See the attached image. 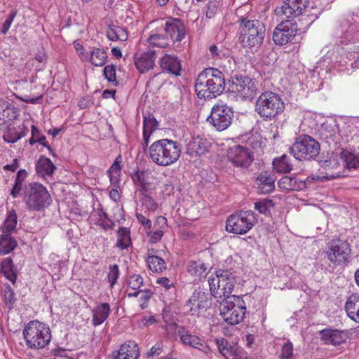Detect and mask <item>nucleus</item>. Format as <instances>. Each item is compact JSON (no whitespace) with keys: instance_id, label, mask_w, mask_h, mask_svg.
<instances>
[{"instance_id":"nucleus-1","label":"nucleus","mask_w":359,"mask_h":359,"mask_svg":"<svg viewBox=\"0 0 359 359\" xmlns=\"http://www.w3.org/2000/svg\"><path fill=\"white\" fill-rule=\"evenodd\" d=\"M225 88L224 74L216 68H207L198 75L195 90L199 98L210 100L221 95Z\"/></svg>"},{"instance_id":"nucleus-2","label":"nucleus","mask_w":359,"mask_h":359,"mask_svg":"<svg viewBox=\"0 0 359 359\" xmlns=\"http://www.w3.org/2000/svg\"><path fill=\"white\" fill-rule=\"evenodd\" d=\"M23 336L27 346L31 349L46 347L52 337L49 325L38 320L30 321L25 327Z\"/></svg>"},{"instance_id":"nucleus-3","label":"nucleus","mask_w":359,"mask_h":359,"mask_svg":"<svg viewBox=\"0 0 359 359\" xmlns=\"http://www.w3.org/2000/svg\"><path fill=\"white\" fill-rule=\"evenodd\" d=\"M285 109V103L280 96L267 91L262 93L256 101L255 110L265 121H271Z\"/></svg>"},{"instance_id":"nucleus-4","label":"nucleus","mask_w":359,"mask_h":359,"mask_svg":"<svg viewBox=\"0 0 359 359\" xmlns=\"http://www.w3.org/2000/svg\"><path fill=\"white\" fill-rule=\"evenodd\" d=\"M208 283L211 294L219 302L231 296L236 279L231 272L219 269L216 271L215 276L209 277Z\"/></svg>"},{"instance_id":"nucleus-5","label":"nucleus","mask_w":359,"mask_h":359,"mask_svg":"<svg viewBox=\"0 0 359 359\" xmlns=\"http://www.w3.org/2000/svg\"><path fill=\"white\" fill-rule=\"evenodd\" d=\"M220 315L229 325L241 322L246 313V305L241 297L232 295L223 299L219 305Z\"/></svg>"},{"instance_id":"nucleus-6","label":"nucleus","mask_w":359,"mask_h":359,"mask_svg":"<svg viewBox=\"0 0 359 359\" xmlns=\"http://www.w3.org/2000/svg\"><path fill=\"white\" fill-rule=\"evenodd\" d=\"M24 201L29 209L40 210L50 205L51 198L45 187L37 182H32L26 187Z\"/></svg>"},{"instance_id":"nucleus-7","label":"nucleus","mask_w":359,"mask_h":359,"mask_svg":"<svg viewBox=\"0 0 359 359\" xmlns=\"http://www.w3.org/2000/svg\"><path fill=\"white\" fill-rule=\"evenodd\" d=\"M230 88L242 100H252L259 93L257 82L251 77L236 73L231 77Z\"/></svg>"},{"instance_id":"nucleus-8","label":"nucleus","mask_w":359,"mask_h":359,"mask_svg":"<svg viewBox=\"0 0 359 359\" xmlns=\"http://www.w3.org/2000/svg\"><path fill=\"white\" fill-rule=\"evenodd\" d=\"M320 144L312 137L300 136L290 147V153L299 161H311L319 154Z\"/></svg>"},{"instance_id":"nucleus-9","label":"nucleus","mask_w":359,"mask_h":359,"mask_svg":"<svg viewBox=\"0 0 359 359\" xmlns=\"http://www.w3.org/2000/svg\"><path fill=\"white\" fill-rule=\"evenodd\" d=\"M257 219L251 210H241L230 215L226 224V230L234 234H245L255 225Z\"/></svg>"},{"instance_id":"nucleus-10","label":"nucleus","mask_w":359,"mask_h":359,"mask_svg":"<svg viewBox=\"0 0 359 359\" xmlns=\"http://www.w3.org/2000/svg\"><path fill=\"white\" fill-rule=\"evenodd\" d=\"M242 42L244 46L255 53L258 50L263 43L265 35L264 24H243L241 27Z\"/></svg>"},{"instance_id":"nucleus-11","label":"nucleus","mask_w":359,"mask_h":359,"mask_svg":"<svg viewBox=\"0 0 359 359\" xmlns=\"http://www.w3.org/2000/svg\"><path fill=\"white\" fill-rule=\"evenodd\" d=\"M233 118V111L225 104H217L212 107L207 121L217 130L223 131L228 128Z\"/></svg>"},{"instance_id":"nucleus-12","label":"nucleus","mask_w":359,"mask_h":359,"mask_svg":"<svg viewBox=\"0 0 359 359\" xmlns=\"http://www.w3.org/2000/svg\"><path fill=\"white\" fill-rule=\"evenodd\" d=\"M148 50L142 53H137L134 55V63L137 69L144 73L154 67L156 58V46L157 44V35L152 34L148 39Z\"/></svg>"},{"instance_id":"nucleus-13","label":"nucleus","mask_w":359,"mask_h":359,"mask_svg":"<svg viewBox=\"0 0 359 359\" xmlns=\"http://www.w3.org/2000/svg\"><path fill=\"white\" fill-rule=\"evenodd\" d=\"M351 252L347 241L333 240L328 244L326 255L328 260L335 266H340L348 261Z\"/></svg>"},{"instance_id":"nucleus-14","label":"nucleus","mask_w":359,"mask_h":359,"mask_svg":"<svg viewBox=\"0 0 359 359\" xmlns=\"http://www.w3.org/2000/svg\"><path fill=\"white\" fill-rule=\"evenodd\" d=\"M228 160L236 167L248 168L254 161L252 151L244 146L233 145L227 150Z\"/></svg>"},{"instance_id":"nucleus-15","label":"nucleus","mask_w":359,"mask_h":359,"mask_svg":"<svg viewBox=\"0 0 359 359\" xmlns=\"http://www.w3.org/2000/svg\"><path fill=\"white\" fill-rule=\"evenodd\" d=\"M212 304L211 297L208 292L196 290L186 304L191 315H199L204 313Z\"/></svg>"},{"instance_id":"nucleus-16","label":"nucleus","mask_w":359,"mask_h":359,"mask_svg":"<svg viewBox=\"0 0 359 359\" xmlns=\"http://www.w3.org/2000/svg\"><path fill=\"white\" fill-rule=\"evenodd\" d=\"M158 147L162 150L161 159L158 158V165H168L179 158L180 149L175 142L168 139L160 140Z\"/></svg>"},{"instance_id":"nucleus-17","label":"nucleus","mask_w":359,"mask_h":359,"mask_svg":"<svg viewBox=\"0 0 359 359\" xmlns=\"http://www.w3.org/2000/svg\"><path fill=\"white\" fill-rule=\"evenodd\" d=\"M161 67L162 71L158 72V79L164 81V76L166 74L173 76H180L182 65L177 57L170 54H165L161 58Z\"/></svg>"},{"instance_id":"nucleus-18","label":"nucleus","mask_w":359,"mask_h":359,"mask_svg":"<svg viewBox=\"0 0 359 359\" xmlns=\"http://www.w3.org/2000/svg\"><path fill=\"white\" fill-rule=\"evenodd\" d=\"M297 24H278L273 34V40L277 45H283L292 41L297 32Z\"/></svg>"},{"instance_id":"nucleus-19","label":"nucleus","mask_w":359,"mask_h":359,"mask_svg":"<svg viewBox=\"0 0 359 359\" xmlns=\"http://www.w3.org/2000/svg\"><path fill=\"white\" fill-rule=\"evenodd\" d=\"M179 336L184 345L197 348L206 355L210 353L211 349L210 347L198 337L191 334L189 332L185 330L179 331Z\"/></svg>"},{"instance_id":"nucleus-20","label":"nucleus","mask_w":359,"mask_h":359,"mask_svg":"<svg viewBox=\"0 0 359 359\" xmlns=\"http://www.w3.org/2000/svg\"><path fill=\"white\" fill-rule=\"evenodd\" d=\"M309 4V0H287L282 7L283 14L290 18L299 16L306 10Z\"/></svg>"},{"instance_id":"nucleus-21","label":"nucleus","mask_w":359,"mask_h":359,"mask_svg":"<svg viewBox=\"0 0 359 359\" xmlns=\"http://www.w3.org/2000/svg\"><path fill=\"white\" fill-rule=\"evenodd\" d=\"M322 340L327 344L337 346L346 339V335L344 331L332 329H325L320 332Z\"/></svg>"},{"instance_id":"nucleus-22","label":"nucleus","mask_w":359,"mask_h":359,"mask_svg":"<svg viewBox=\"0 0 359 359\" xmlns=\"http://www.w3.org/2000/svg\"><path fill=\"white\" fill-rule=\"evenodd\" d=\"M140 350L137 343L128 341L121 345L114 359H138Z\"/></svg>"},{"instance_id":"nucleus-23","label":"nucleus","mask_w":359,"mask_h":359,"mask_svg":"<svg viewBox=\"0 0 359 359\" xmlns=\"http://www.w3.org/2000/svg\"><path fill=\"white\" fill-rule=\"evenodd\" d=\"M276 177L274 174L264 172L256 179L259 191L262 194H269L275 188Z\"/></svg>"},{"instance_id":"nucleus-24","label":"nucleus","mask_w":359,"mask_h":359,"mask_svg":"<svg viewBox=\"0 0 359 359\" xmlns=\"http://www.w3.org/2000/svg\"><path fill=\"white\" fill-rule=\"evenodd\" d=\"M110 311L111 308L108 303H101L97 304L92 311V324L94 326H98L102 324L108 318Z\"/></svg>"},{"instance_id":"nucleus-25","label":"nucleus","mask_w":359,"mask_h":359,"mask_svg":"<svg viewBox=\"0 0 359 359\" xmlns=\"http://www.w3.org/2000/svg\"><path fill=\"white\" fill-rule=\"evenodd\" d=\"M345 309L348 316L353 320L359 323V294L353 293L348 297L345 304Z\"/></svg>"},{"instance_id":"nucleus-26","label":"nucleus","mask_w":359,"mask_h":359,"mask_svg":"<svg viewBox=\"0 0 359 359\" xmlns=\"http://www.w3.org/2000/svg\"><path fill=\"white\" fill-rule=\"evenodd\" d=\"M17 116V109L8 101L0 100V126Z\"/></svg>"},{"instance_id":"nucleus-27","label":"nucleus","mask_w":359,"mask_h":359,"mask_svg":"<svg viewBox=\"0 0 359 359\" xmlns=\"http://www.w3.org/2000/svg\"><path fill=\"white\" fill-rule=\"evenodd\" d=\"M28 133V128L25 125L18 127L9 126L4 134V140L9 143L16 142L18 140L25 137Z\"/></svg>"},{"instance_id":"nucleus-28","label":"nucleus","mask_w":359,"mask_h":359,"mask_svg":"<svg viewBox=\"0 0 359 359\" xmlns=\"http://www.w3.org/2000/svg\"><path fill=\"white\" fill-rule=\"evenodd\" d=\"M156 241V232H154L149 238V243H150L151 247H148L147 256L146 257V262L148 269L153 273L157 272V250L152 246V245L155 244Z\"/></svg>"},{"instance_id":"nucleus-29","label":"nucleus","mask_w":359,"mask_h":359,"mask_svg":"<svg viewBox=\"0 0 359 359\" xmlns=\"http://www.w3.org/2000/svg\"><path fill=\"white\" fill-rule=\"evenodd\" d=\"M56 167L47 157L41 156L36 164V170L39 175L42 177L51 176Z\"/></svg>"},{"instance_id":"nucleus-30","label":"nucleus","mask_w":359,"mask_h":359,"mask_svg":"<svg viewBox=\"0 0 359 359\" xmlns=\"http://www.w3.org/2000/svg\"><path fill=\"white\" fill-rule=\"evenodd\" d=\"M278 184L280 189L290 191L302 190L306 187L304 181H298L297 178L290 176L283 177Z\"/></svg>"},{"instance_id":"nucleus-31","label":"nucleus","mask_w":359,"mask_h":359,"mask_svg":"<svg viewBox=\"0 0 359 359\" xmlns=\"http://www.w3.org/2000/svg\"><path fill=\"white\" fill-rule=\"evenodd\" d=\"M15 238L8 234L0 235V256L8 255L17 247Z\"/></svg>"},{"instance_id":"nucleus-32","label":"nucleus","mask_w":359,"mask_h":359,"mask_svg":"<svg viewBox=\"0 0 359 359\" xmlns=\"http://www.w3.org/2000/svg\"><path fill=\"white\" fill-rule=\"evenodd\" d=\"M121 162L122 157L121 155H118L107 171L110 183L114 187H117L120 183Z\"/></svg>"},{"instance_id":"nucleus-33","label":"nucleus","mask_w":359,"mask_h":359,"mask_svg":"<svg viewBox=\"0 0 359 359\" xmlns=\"http://www.w3.org/2000/svg\"><path fill=\"white\" fill-rule=\"evenodd\" d=\"M143 284V278L137 274H133L130 276L128 280V296L137 297L139 294H141L142 290H140V287Z\"/></svg>"},{"instance_id":"nucleus-34","label":"nucleus","mask_w":359,"mask_h":359,"mask_svg":"<svg viewBox=\"0 0 359 359\" xmlns=\"http://www.w3.org/2000/svg\"><path fill=\"white\" fill-rule=\"evenodd\" d=\"M18 222V217L14 210H10L1 227V234H8L14 232Z\"/></svg>"},{"instance_id":"nucleus-35","label":"nucleus","mask_w":359,"mask_h":359,"mask_svg":"<svg viewBox=\"0 0 359 359\" xmlns=\"http://www.w3.org/2000/svg\"><path fill=\"white\" fill-rule=\"evenodd\" d=\"M184 24H165V30L173 41H180L184 37Z\"/></svg>"},{"instance_id":"nucleus-36","label":"nucleus","mask_w":359,"mask_h":359,"mask_svg":"<svg viewBox=\"0 0 359 359\" xmlns=\"http://www.w3.org/2000/svg\"><path fill=\"white\" fill-rule=\"evenodd\" d=\"M340 159L346 169L351 170L359 168V158L352 152L347 150L341 151Z\"/></svg>"},{"instance_id":"nucleus-37","label":"nucleus","mask_w":359,"mask_h":359,"mask_svg":"<svg viewBox=\"0 0 359 359\" xmlns=\"http://www.w3.org/2000/svg\"><path fill=\"white\" fill-rule=\"evenodd\" d=\"M132 179L137 187L142 188L145 191L151 189V182H150V177L147 172L137 171L133 175Z\"/></svg>"},{"instance_id":"nucleus-38","label":"nucleus","mask_w":359,"mask_h":359,"mask_svg":"<svg viewBox=\"0 0 359 359\" xmlns=\"http://www.w3.org/2000/svg\"><path fill=\"white\" fill-rule=\"evenodd\" d=\"M273 168L277 172L288 173L292 170L293 165L290 162L288 157L284 154L273 159Z\"/></svg>"},{"instance_id":"nucleus-39","label":"nucleus","mask_w":359,"mask_h":359,"mask_svg":"<svg viewBox=\"0 0 359 359\" xmlns=\"http://www.w3.org/2000/svg\"><path fill=\"white\" fill-rule=\"evenodd\" d=\"M107 36L111 41H125L128 39V34L126 29L115 24H111L107 32Z\"/></svg>"},{"instance_id":"nucleus-40","label":"nucleus","mask_w":359,"mask_h":359,"mask_svg":"<svg viewBox=\"0 0 359 359\" xmlns=\"http://www.w3.org/2000/svg\"><path fill=\"white\" fill-rule=\"evenodd\" d=\"M208 267L201 261L191 262L187 266V272L195 278L205 277L207 274Z\"/></svg>"},{"instance_id":"nucleus-41","label":"nucleus","mask_w":359,"mask_h":359,"mask_svg":"<svg viewBox=\"0 0 359 359\" xmlns=\"http://www.w3.org/2000/svg\"><path fill=\"white\" fill-rule=\"evenodd\" d=\"M206 151V147L202 144L201 139L192 140L187 145V153L191 157L201 156Z\"/></svg>"},{"instance_id":"nucleus-42","label":"nucleus","mask_w":359,"mask_h":359,"mask_svg":"<svg viewBox=\"0 0 359 359\" xmlns=\"http://www.w3.org/2000/svg\"><path fill=\"white\" fill-rule=\"evenodd\" d=\"M116 246L121 250L127 249L132 243L130 231L128 228L123 227L118 229Z\"/></svg>"},{"instance_id":"nucleus-43","label":"nucleus","mask_w":359,"mask_h":359,"mask_svg":"<svg viewBox=\"0 0 359 359\" xmlns=\"http://www.w3.org/2000/svg\"><path fill=\"white\" fill-rule=\"evenodd\" d=\"M162 318L164 324L161 325L168 332L175 330L177 327L176 318L170 308H165L163 310Z\"/></svg>"},{"instance_id":"nucleus-44","label":"nucleus","mask_w":359,"mask_h":359,"mask_svg":"<svg viewBox=\"0 0 359 359\" xmlns=\"http://www.w3.org/2000/svg\"><path fill=\"white\" fill-rule=\"evenodd\" d=\"M1 271L6 278L11 282L15 283L17 276L13 270L14 266L12 259L11 257L4 259L1 263Z\"/></svg>"},{"instance_id":"nucleus-45","label":"nucleus","mask_w":359,"mask_h":359,"mask_svg":"<svg viewBox=\"0 0 359 359\" xmlns=\"http://www.w3.org/2000/svg\"><path fill=\"white\" fill-rule=\"evenodd\" d=\"M107 58V53L101 48H94L90 57V62L95 67L103 66Z\"/></svg>"},{"instance_id":"nucleus-46","label":"nucleus","mask_w":359,"mask_h":359,"mask_svg":"<svg viewBox=\"0 0 359 359\" xmlns=\"http://www.w3.org/2000/svg\"><path fill=\"white\" fill-rule=\"evenodd\" d=\"M274 205L275 203L272 200L264 198L255 203V209L260 214L267 216L271 214Z\"/></svg>"},{"instance_id":"nucleus-47","label":"nucleus","mask_w":359,"mask_h":359,"mask_svg":"<svg viewBox=\"0 0 359 359\" xmlns=\"http://www.w3.org/2000/svg\"><path fill=\"white\" fill-rule=\"evenodd\" d=\"M216 345L219 352L225 358H229L233 349L236 345L230 344L225 338L216 339Z\"/></svg>"},{"instance_id":"nucleus-48","label":"nucleus","mask_w":359,"mask_h":359,"mask_svg":"<svg viewBox=\"0 0 359 359\" xmlns=\"http://www.w3.org/2000/svg\"><path fill=\"white\" fill-rule=\"evenodd\" d=\"M156 127V121L154 119H147L144 118V128H143V138L146 145L149 143V139L151 135L155 131Z\"/></svg>"},{"instance_id":"nucleus-49","label":"nucleus","mask_w":359,"mask_h":359,"mask_svg":"<svg viewBox=\"0 0 359 359\" xmlns=\"http://www.w3.org/2000/svg\"><path fill=\"white\" fill-rule=\"evenodd\" d=\"M293 355V345L292 342L287 339L281 345V351L280 354V359H290Z\"/></svg>"},{"instance_id":"nucleus-50","label":"nucleus","mask_w":359,"mask_h":359,"mask_svg":"<svg viewBox=\"0 0 359 359\" xmlns=\"http://www.w3.org/2000/svg\"><path fill=\"white\" fill-rule=\"evenodd\" d=\"M4 303L11 309L15 302V293L10 286L6 287L4 290Z\"/></svg>"},{"instance_id":"nucleus-51","label":"nucleus","mask_w":359,"mask_h":359,"mask_svg":"<svg viewBox=\"0 0 359 359\" xmlns=\"http://www.w3.org/2000/svg\"><path fill=\"white\" fill-rule=\"evenodd\" d=\"M104 77L109 82L113 83L115 86L118 84L116 76V69L114 65H107L103 69Z\"/></svg>"},{"instance_id":"nucleus-52","label":"nucleus","mask_w":359,"mask_h":359,"mask_svg":"<svg viewBox=\"0 0 359 359\" xmlns=\"http://www.w3.org/2000/svg\"><path fill=\"white\" fill-rule=\"evenodd\" d=\"M158 285L164 288L165 292H174L175 291V283L168 278H158Z\"/></svg>"},{"instance_id":"nucleus-53","label":"nucleus","mask_w":359,"mask_h":359,"mask_svg":"<svg viewBox=\"0 0 359 359\" xmlns=\"http://www.w3.org/2000/svg\"><path fill=\"white\" fill-rule=\"evenodd\" d=\"M118 276L119 269L118 265L114 264L112 266H110L109 272L108 273V280L110 283V285L111 287H113L115 283H116Z\"/></svg>"},{"instance_id":"nucleus-54","label":"nucleus","mask_w":359,"mask_h":359,"mask_svg":"<svg viewBox=\"0 0 359 359\" xmlns=\"http://www.w3.org/2000/svg\"><path fill=\"white\" fill-rule=\"evenodd\" d=\"M229 357H232L233 359H248V354L242 348L237 346L233 349Z\"/></svg>"},{"instance_id":"nucleus-55","label":"nucleus","mask_w":359,"mask_h":359,"mask_svg":"<svg viewBox=\"0 0 359 359\" xmlns=\"http://www.w3.org/2000/svg\"><path fill=\"white\" fill-rule=\"evenodd\" d=\"M74 47L75 50H76L81 60H86L88 59V53H86L85 52L83 46L79 41H75L74 42Z\"/></svg>"},{"instance_id":"nucleus-56","label":"nucleus","mask_w":359,"mask_h":359,"mask_svg":"<svg viewBox=\"0 0 359 359\" xmlns=\"http://www.w3.org/2000/svg\"><path fill=\"white\" fill-rule=\"evenodd\" d=\"M217 8L218 5L216 1H210L208 4V9L206 11L207 18H211L215 15Z\"/></svg>"},{"instance_id":"nucleus-57","label":"nucleus","mask_w":359,"mask_h":359,"mask_svg":"<svg viewBox=\"0 0 359 359\" xmlns=\"http://www.w3.org/2000/svg\"><path fill=\"white\" fill-rule=\"evenodd\" d=\"M137 218L138 222L141 223L148 231H151V221L150 219L140 214L137 215Z\"/></svg>"},{"instance_id":"nucleus-58","label":"nucleus","mask_w":359,"mask_h":359,"mask_svg":"<svg viewBox=\"0 0 359 359\" xmlns=\"http://www.w3.org/2000/svg\"><path fill=\"white\" fill-rule=\"evenodd\" d=\"M149 157L154 162L157 163V142H154L149 149Z\"/></svg>"},{"instance_id":"nucleus-59","label":"nucleus","mask_w":359,"mask_h":359,"mask_svg":"<svg viewBox=\"0 0 359 359\" xmlns=\"http://www.w3.org/2000/svg\"><path fill=\"white\" fill-rule=\"evenodd\" d=\"M27 174L25 170H20L17 173L14 184H18V186L22 187V182L25 179Z\"/></svg>"},{"instance_id":"nucleus-60","label":"nucleus","mask_w":359,"mask_h":359,"mask_svg":"<svg viewBox=\"0 0 359 359\" xmlns=\"http://www.w3.org/2000/svg\"><path fill=\"white\" fill-rule=\"evenodd\" d=\"M19 167L18 160L15 158L13 160V163L11 164L6 165L3 167L4 170H9L11 172H15Z\"/></svg>"},{"instance_id":"nucleus-61","label":"nucleus","mask_w":359,"mask_h":359,"mask_svg":"<svg viewBox=\"0 0 359 359\" xmlns=\"http://www.w3.org/2000/svg\"><path fill=\"white\" fill-rule=\"evenodd\" d=\"M209 51L212 59H217L220 57V52L216 45H211L209 47Z\"/></svg>"},{"instance_id":"nucleus-62","label":"nucleus","mask_w":359,"mask_h":359,"mask_svg":"<svg viewBox=\"0 0 359 359\" xmlns=\"http://www.w3.org/2000/svg\"><path fill=\"white\" fill-rule=\"evenodd\" d=\"M118 185L117 187H114L115 188L112 189L109 191V197L114 201H118L120 199V194L117 189Z\"/></svg>"},{"instance_id":"nucleus-63","label":"nucleus","mask_w":359,"mask_h":359,"mask_svg":"<svg viewBox=\"0 0 359 359\" xmlns=\"http://www.w3.org/2000/svg\"><path fill=\"white\" fill-rule=\"evenodd\" d=\"M155 321H156V319L154 316H145L142 320L141 323L144 326H149V325L153 324Z\"/></svg>"},{"instance_id":"nucleus-64","label":"nucleus","mask_w":359,"mask_h":359,"mask_svg":"<svg viewBox=\"0 0 359 359\" xmlns=\"http://www.w3.org/2000/svg\"><path fill=\"white\" fill-rule=\"evenodd\" d=\"M53 359H72L69 356L66 355L65 351L64 350H59L55 354Z\"/></svg>"}]
</instances>
